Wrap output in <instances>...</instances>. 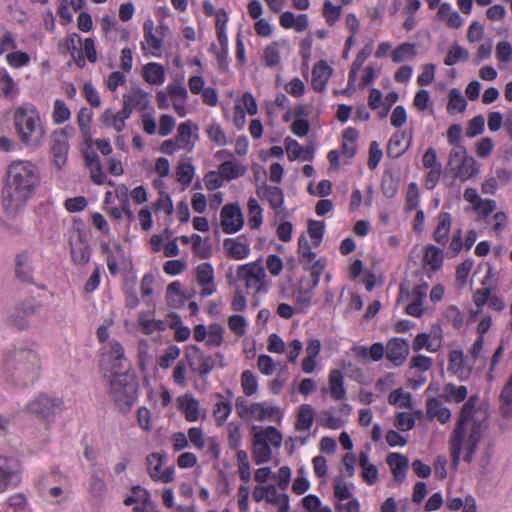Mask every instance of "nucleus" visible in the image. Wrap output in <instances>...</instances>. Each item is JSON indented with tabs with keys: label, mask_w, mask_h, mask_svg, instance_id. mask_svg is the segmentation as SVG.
<instances>
[{
	"label": "nucleus",
	"mask_w": 512,
	"mask_h": 512,
	"mask_svg": "<svg viewBox=\"0 0 512 512\" xmlns=\"http://www.w3.org/2000/svg\"><path fill=\"white\" fill-rule=\"evenodd\" d=\"M41 184L36 164L28 160L12 161L6 169L2 188V207L6 215L16 216Z\"/></svg>",
	"instance_id": "nucleus-1"
},
{
	"label": "nucleus",
	"mask_w": 512,
	"mask_h": 512,
	"mask_svg": "<svg viewBox=\"0 0 512 512\" xmlns=\"http://www.w3.org/2000/svg\"><path fill=\"white\" fill-rule=\"evenodd\" d=\"M479 401L477 395H472L463 405L455 428L449 440L453 466L460 462L461 453L465 450L464 461L470 463L478 448L485 428V413L476 409Z\"/></svg>",
	"instance_id": "nucleus-2"
},
{
	"label": "nucleus",
	"mask_w": 512,
	"mask_h": 512,
	"mask_svg": "<svg viewBox=\"0 0 512 512\" xmlns=\"http://www.w3.org/2000/svg\"><path fill=\"white\" fill-rule=\"evenodd\" d=\"M5 369L13 379L24 386L33 384L41 371V359L35 344L24 340L5 349L3 355Z\"/></svg>",
	"instance_id": "nucleus-3"
},
{
	"label": "nucleus",
	"mask_w": 512,
	"mask_h": 512,
	"mask_svg": "<svg viewBox=\"0 0 512 512\" xmlns=\"http://www.w3.org/2000/svg\"><path fill=\"white\" fill-rule=\"evenodd\" d=\"M16 131L21 141L31 147H37L44 138V129L40 116L33 105L20 106L14 114Z\"/></svg>",
	"instance_id": "nucleus-4"
},
{
	"label": "nucleus",
	"mask_w": 512,
	"mask_h": 512,
	"mask_svg": "<svg viewBox=\"0 0 512 512\" xmlns=\"http://www.w3.org/2000/svg\"><path fill=\"white\" fill-rule=\"evenodd\" d=\"M138 383L132 371H118L111 375L110 395L119 411L126 413L137 398Z\"/></svg>",
	"instance_id": "nucleus-5"
},
{
	"label": "nucleus",
	"mask_w": 512,
	"mask_h": 512,
	"mask_svg": "<svg viewBox=\"0 0 512 512\" xmlns=\"http://www.w3.org/2000/svg\"><path fill=\"white\" fill-rule=\"evenodd\" d=\"M279 448L282 444V434L274 426H267L264 431H257L253 434L252 456L256 464L269 462L272 457V451L269 446Z\"/></svg>",
	"instance_id": "nucleus-6"
},
{
	"label": "nucleus",
	"mask_w": 512,
	"mask_h": 512,
	"mask_svg": "<svg viewBox=\"0 0 512 512\" xmlns=\"http://www.w3.org/2000/svg\"><path fill=\"white\" fill-rule=\"evenodd\" d=\"M26 410L44 422L50 423L54 421L56 414L63 410V401L57 397L40 394L27 404Z\"/></svg>",
	"instance_id": "nucleus-7"
},
{
	"label": "nucleus",
	"mask_w": 512,
	"mask_h": 512,
	"mask_svg": "<svg viewBox=\"0 0 512 512\" xmlns=\"http://www.w3.org/2000/svg\"><path fill=\"white\" fill-rule=\"evenodd\" d=\"M185 358L191 370L200 377H206L215 367L213 357L205 355L196 345H189L186 348Z\"/></svg>",
	"instance_id": "nucleus-8"
},
{
	"label": "nucleus",
	"mask_w": 512,
	"mask_h": 512,
	"mask_svg": "<svg viewBox=\"0 0 512 512\" xmlns=\"http://www.w3.org/2000/svg\"><path fill=\"white\" fill-rule=\"evenodd\" d=\"M256 194L260 199L269 202L276 218L284 219L288 216V211L284 208V193L281 188L264 183L257 187Z\"/></svg>",
	"instance_id": "nucleus-9"
},
{
	"label": "nucleus",
	"mask_w": 512,
	"mask_h": 512,
	"mask_svg": "<svg viewBox=\"0 0 512 512\" xmlns=\"http://www.w3.org/2000/svg\"><path fill=\"white\" fill-rule=\"evenodd\" d=\"M244 225V216L238 204H227L221 210V226L223 232L233 234Z\"/></svg>",
	"instance_id": "nucleus-10"
},
{
	"label": "nucleus",
	"mask_w": 512,
	"mask_h": 512,
	"mask_svg": "<svg viewBox=\"0 0 512 512\" xmlns=\"http://www.w3.org/2000/svg\"><path fill=\"white\" fill-rule=\"evenodd\" d=\"M237 276L245 281L246 288H252L259 284L257 292L262 291V281L265 278V271L258 262L240 265Z\"/></svg>",
	"instance_id": "nucleus-11"
},
{
	"label": "nucleus",
	"mask_w": 512,
	"mask_h": 512,
	"mask_svg": "<svg viewBox=\"0 0 512 512\" xmlns=\"http://www.w3.org/2000/svg\"><path fill=\"white\" fill-rule=\"evenodd\" d=\"M409 354L408 342L402 338H393L388 341L386 357L395 366H400Z\"/></svg>",
	"instance_id": "nucleus-12"
},
{
	"label": "nucleus",
	"mask_w": 512,
	"mask_h": 512,
	"mask_svg": "<svg viewBox=\"0 0 512 512\" xmlns=\"http://www.w3.org/2000/svg\"><path fill=\"white\" fill-rule=\"evenodd\" d=\"M109 358L112 365V374L118 371H131V364L125 356L124 347L118 341L110 343Z\"/></svg>",
	"instance_id": "nucleus-13"
},
{
	"label": "nucleus",
	"mask_w": 512,
	"mask_h": 512,
	"mask_svg": "<svg viewBox=\"0 0 512 512\" xmlns=\"http://www.w3.org/2000/svg\"><path fill=\"white\" fill-rule=\"evenodd\" d=\"M15 266L16 277L21 282L33 283L32 262L30 254L27 251H22L16 255Z\"/></svg>",
	"instance_id": "nucleus-14"
},
{
	"label": "nucleus",
	"mask_w": 512,
	"mask_h": 512,
	"mask_svg": "<svg viewBox=\"0 0 512 512\" xmlns=\"http://www.w3.org/2000/svg\"><path fill=\"white\" fill-rule=\"evenodd\" d=\"M332 75V68L323 60L317 62L312 70L311 85L317 92H322Z\"/></svg>",
	"instance_id": "nucleus-15"
},
{
	"label": "nucleus",
	"mask_w": 512,
	"mask_h": 512,
	"mask_svg": "<svg viewBox=\"0 0 512 512\" xmlns=\"http://www.w3.org/2000/svg\"><path fill=\"white\" fill-rule=\"evenodd\" d=\"M427 416L430 419L437 418L442 424L447 423L451 418V411L445 407L439 398H430L426 405Z\"/></svg>",
	"instance_id": "nucleus-16"
},
{
	"label": "nucleus",
	"mask_w": 512,
	"mask_h": 512,
	"mask_svg": "<svg viewBox=\"0 0 512 512\" xmlns=\"http://www.w3.org/2000/svg\"><path fill=\"white\" fill-rule=\"evenodd\" d=\"M144 38L150 47V53L153 56H160L163 46V38L158 37L154 33V23L151 19H147L143 24Z\"/></svg>",
	"instance_id": "nucleus-17"
},
{
	"label": "nucleus",
	"mask_w": 512,
	"mask_h": 512,
	"mask_svg": "<svg viewBox=\"0 0 512 512\" xmlns=\"http://www.w3.org/2000/svg\"><path fill=\"white\" fill-rule=\"evenodd\" d=\"M387 463L391 468L395 480L402 481L408 469V458L400 453H391L387 457Z\"/></svg>",
	"instance_id": "nucleus-18"
},
{
	"label": "nucleus",
	"mask_w": 512,
	"mask_h": 512,
	"mask_svg": "<svg viewBox=\"0 0 512 512\" xmlns=\"http://www.w3.org/2000/svg\"><path fill=\"white\" fill-rule=\"evenodd\" d=\"M50 142L51 152L54 156V162L58 168H61L66 163L67 154L69 150L68 141H65V139H61L60 137H57L52 133Z\"/></svg>",
	"instance_id": "nucleus-19"
},
{
	"label": "nucleus",
	"mask_w": 512,
	"mask_h": 512,
	"mask_svg": "<svg viewBox=\"0 0 512 512\" xmlns=\"http://www.w3.org/2000/svg\"><path fill=\"white\" fill-rule=\"evenodd\" d=\"M329 390L331 397L336 400H342L346 396L344 388L343 375L340 370L333 369L329 373Z\"/></svg>",
	"instance_id": "nucleus-20"
},
{
	"label": "nucleus",
	"mask_w": 512,
	"mask_h": 512,
	"mask_svg": "<svg viewBox=\"0 0 512 512\" xmlns=\"http://www.w3.org/2000/svg\"><path fill=\"white\" fill-rule=\"evenodd\" d=\"M223 246L227 251L228 255L233 259H244L248 256L250 249L249 246L240 241V237L237 239L227 238L224 240Z\"/></svg>",
	"instance_id": "nucleus-21"
},
{
	"label": "nucleus",
	"mask_w": 512,
	"mask_h": 512,
	"mask_svg": "<svg viewBox=\"0 0 512 512\" xmlns=\"http://www.w3.org/2000/svg\"><path fill=\"white\" fill-rule=\"evenodd\" d=\"M314 421V408L310 404H302L297 414L295 428L297 431H308Z\"/></svg>",
	"instance_id": "nucleus-22"
},
{
	"label": "nucleus",
	"mask_w": 512,
	"mask_h": 512,
	"mask_svg": "<svg viewBox=\"0 0 512 512\" xmlns=\"http://www.w3.org/2000/svg\"><path fill=\"white\" fill-rule=\"evenodd\" d=\"M479 172L478 164L476 160L471 157H465L462 162L457 166L455 176L460 180L465 181L472 177H475Z\"/></svg>",
	"instance_id": "nucleus-23"
},
{
	"label": "nucleus",
	"mask_w": 512,
	"mask_h": 512,
	"mask_svg": "<svg viewBox=\"0 0 512 512\" xmlns=\"http://www.w3.org/2000/svg\"><path fill=\"white\" fill-rule=\"evenodd\" d=\"M65 44L69 46L70 53L75 59L78 67L83 68L86 65L85 57L81 49L82 39L77 33H71L68 35Z\"/></svg>",
	"instance_id": "nucleus-24"
},
{
	"label": "nucleus",
	"mask_w": 512,
	"mask_h": 512,
	"mask_svg": "<svg viewBox=\"0 0 512 512\" xmlns=\"http://www.w3.org/2000/svg\"><path fill=\"white\" fill-rule=\"evenodd\" d=\"M143 77L150 84H162L165 80L164 68L158 63H148L143 67Z\"/></svg>",
	"instance_id": "nucleus-25"
},
{
	"label": "nucleus",
	"mask_w": 512,
	"mask_h": 512,
	"mask_svg": "<svg viewBox=\"0 0 512 512\" xmlns=\"http://www.w3.org/2000/svg\"><path fill=\"white\" fill-rule=\"evenodd\" d=\"M451 227V217L448 213L443 212L439 215V222L434 231L433 238L439 244H446Z\"/></svg>",
	"instance_id": "nucleus-26"
},
{
	"label": "nucleus",
	"mask_w": 512,
	"mask_h": 512,
	"mask_svg": "<svg viewBox=\"0 0 512 512\" xmlns=\"http://www.w3.org/2000/svg\"><path fill=\"white\" fill-rule=\"evenodd\" d=\"M500 413L504 418L512 417V374L500 394Z\"/></svg>",
	"instance_id": "nucleus-27"
},
{
	"label": "nucleus",
	"mask_w": 512,
	"mask_h": 512,
	"mask_svg": "<svg viewBox=\"0 0 512 512\" xmlns=\"http://www.w3.org/2000/svg\"><path fill=\"white\" fill-rule=\"evenodd\" d=\"M77 123L84 141H91L92 112L88 108L83 107L79 110L77 114Z\"/></svg>",
	"instance_id": "nucleus-28"
},
{
	"label": "nucleus",
	"mask_w": 512,
	"mask_h": 512,
	"mask_svg": "<svg viewBox=\"0 0 512 512\" xmlns=\"http://www.w3.org/2000/svg\"><path fill=\"white\" fill-rule=\"evenodd\" d=\"M219 174L227 181L243 176L246 168L235 161H225L219 166Z\"/></svg>",
	"instance_id": "nucleus-29"
},
{
	"label": "nucleus",
	"mask_w": 512,
	"mask_h": 512,
	"mask_svg": "<svg viewBox=\"0 0 512 512\" xmlns=\"http://www.w3.org/2000/svg\"><path fill=\"white\" fill-rule=\"evenodd\" d=\"M123 98L126 99L132 108L140 110H145L150 103L149 94L142 89L131 90L129 93L124 94Z\"/></svg>",
	"instance_id": "nucleus-30"
},
{
	"label": "nucleus",
	"mask_w": 512,
	"mask_h": 512,
	"mask_svg": "<svg viewBox=\"0 0 512 512\" xmlns=\"http://www.w3.org/2000/svg\"><path fill=\"white\" fill-rule=\"evenodd\" d=\"M251 415L258 421H263L266 418H274L277 415H280V408L269 406L266 407L264 403H253L250 406Z\"/></svg>",
	"instance_id": "nucleus-31"
},
{
	"label": "nucleus",
	"mask_w": 512,
	"mask_h": 512,
	"mask_svg": "<svg viewBox=\"0 0 512 512\" xmlns=\"http://www.w3.org/2000/svg\"><path fill=\"white\" fill-rule=\"evenodd\" d=\"M423 261L432 271H436L442 266L443 251L434 245H429L426 248Z\"/></svg>",
	"instance_id": "nucleus-32"
},
{
	"label": "nucleus",
	"mask_w": 512,
	"mask_h": 512,
	"mask_svg": "<svg viewBox=\"0 0 512 512\" xmlns=\"http://www.w3.org/2000/svg\"><path fill=\"white\" fill-rule=\"evenodd\" d=\"M180 407L185 413L187 421L193 422L199 418V402L193 397L185 396L179 398Z\"/></svg>",
	"instance_id": "nucleus-33"
},
{
	"label": "nucleus",
	"mask_w": 512,
	"mask_h": 512,
	"mask_svg": "<svg viewBox=\"0 0 512 512\" xmlns=\"http://www.w3.org/2000/svg\"><path fill=\"white\" fill-rule=\"evenodd\" d=\"M468 58V50L459 45L458 43H453L450 49L448 50L446 57L444 58V63L447 66H453L459 61H467Z\"/></svg>",
	"instance_id": "nucleus-34"
},
{
	"label": "nucleus",
	"mask_w": 512,
	"mask_h": 512,
	"mask_svg": "<svg viewBox=\"0 0 512 512\" xmlns=\"http://www.w3.org/2000/svg\"><path fill=\"white\" fill-rule=\"evenodd\" d=\"M71 249V258L76 265H85L90 260L91 250L89 245L74 244L72 240L69 242Z\"/></svg>",
	"instance_id": "nucleus-35"
},
{
	"label": "nucleus",
	"mask_w": 512,
	"mask_h": 512,
	"mask_svg": "<svg viewBox=\"0 0 512 512\" xmlns=\"http://www.w3.org/2000/svg\"><path fill=\"white\" fill-rule=\"evenodd\" d=\"M417 56L415 44L402 43L391 54V58L395 63L403 62L406 59H414Z\"/></svg>",
	"instance_id": "nucleus-36"
},
{
	"label": "nucleus",
	"mask_w": 512,
	"mask_h": 512,
	"mask_svg": "<svg viewBox=\"0 0 512 512\" xmlns=\"http://www.w3.org/2000/svg\"><path fill=\"white\" fill-rule=\"evenodd\" d=\"M404 134L395 133L391 136L387 145V155L390 158L397 159L407 150V146L403 143Z\"/></svg>",
	"instance_id": "nucleus-37"
},
{
	"label": "nucleus",
	"mask_w": 512,
	"mask_h": 512,
	"mask_svg": "<svg viewBox=\"0 0 512 512\" xmlns=\"http://www.w3.org/2000/svg\"><path fill=\"white\" fill-rule=\"evenodd\" d=\"M164 458L165 455L157 452L151 453L146 457L148 474L154 481H157V478L161 473Z\"/></svg>",
	"instance_id": "nucleus-38"
},
{
	"label": "nucleus",
	"mask_w": 512,
	"mask_h": 512,
	"mask_svg": "<svg viewBox=\"0 0 512 512\" xmlns=\"http://www.w3.org/2000/svg\"><path fill=\"white\" fill-rule=\"evenodd\" d=\"M467 394L466 386H456L449 383L444 387L443 397L449 402L455 401L456 403H460L466 399Z\"/></svg>",
	"instance_id": "nucleus-39"
},
{
	"label": "nucleus",
	"mask_w": 512,
	"mask_h": 512,
	"mask_svg": "<svg viewBox=\"0 0 512 512\" xmlns=\"http://www.w3.org/2000/svg\"><path fill=\"white\" fill-rule=\"evenodd\" d=\"M248 210H249L248 224H249L250 228L251 229L259 228L263 221V216H262L263 210L256 199L250 198L248 200Z\"/></svg>",
	"instance_id": "nucleus-40"
},
{
	"label": "nucleus",
	"mask_w": 512,
	"mask_h": 512,
	"mask_svg": "<svg viewBox=\"0 0 512 512\" xmlns=\"http://www.w3.org/2000/svg\"><path fill=\"white\" fill-rule=\"evenodd\" d=\"M371 53H372V47L370 45H366L356 55V58L353 61L352 65H351L350 72H349V84L352 83L356 79L359 69L362 67L363 63L371 55Z\"/></svg>",
	"instance_id": "nucleus-41"
},
{
	"label": "nucleus",
	"mask_w": 512,
	"mask_h": 512,
	"mask_svg": "<svg viewBox=\"0 0 512 512\" xmlns=\"http://www.w3.org/2000/svg\"><path fill=\"white\" fill-rule=\"evenodd\" d=\"M381 189L387 198H393L398 190V180L391 171H385L382 176Z\"/></svg>",
	"instance_id": "nucleus-42"
},
{
	"label": "nucleus",
	"mask_w": 512,
	"mask_h": 512,
	"mask_svg": "<svg viewBox=\"0 0 512 512\" xmlns=\"http://www.w3.org/2000/svg\"><path fill=\"white\" fill-rule=\"evenodd\" d=\"M135 503L152 504L149 491L141 486H134L132 495L124 500V505L130 506Z\"/></svg>",
	"instance_id": "nucleus-43"
},
{
	"label": "nucleus",
	"mask_w": 512,
	"mask_h": 512,
	"mask_svg": "<svg viewBox=\"0 0 512 512\" xmlns=\"http://www.w3.org/2000/svg\"><path fill=\"white\" fill-rule=\"evenodd\" d=\"M181 288V283L178 281H174L167 286L166 298L169 306L176 308L182 304Z\"/></svg>",
	"instance_id": "nucleus-44"
},
{
	"label": "nucleus",
	"mask_w": 512,
	"mask_h": 512,
	"mask_svg": "<svg viewBox=\"0 0 512 512\" xmlns=\"http://www.w3.org/2000/svg\"><path fill=\"white\" fill-rule=\"evenodd\" d=\"M196 278L201 286L212 284L214 279V270L210 263L200 264L196 269Z\"/></svg>",
	"instance_id": "nucleus-45"
},
{
	"label": "nucleus",
	"mask_w": 512,
	"mask_h": 512,
	"mask_svg": "<svg viewBox=\"0 0 512 512\" xmlns=\"http://www.w3.org/2000/svg\"><path fill=\"white\" fill-rule=\"evenodd\" d=\"M388 401L391 405H396L399 408H410L411 407V394L405 393L401 388L393 390Z\"/></svg>",
	"instance_id": "nucleus-46"
},
{
	"label": "nucleus",
	"mask_w": 512,
	"mask_h": 512,
	"mask_svg": "<svg viewBox=\"0 0 512 512\" xmlns=\"http://www.w3.org/2000/svg\"><path fill=\"white\" fill-rule=\"evenodd\" d=\"M467 102L462 96L461 92L457 88H453L449 92V101H448V112H452V110L457 109L459 112H463L466 109Z\"/></svg>",
	"instance_id": "nucleus-47"
},
{
	"label": "nucleus",
	"mask_w": 512,
	"mask_h": 512,
	"mask_svg": "<svg viewBox=\"0 0 512 512\" xmlns=\"http://www.w3.org/2000/svg\"><path fill=\"white\" fill-rule=\"evenodd\" d=\"M342 7L335 6L330 0H326L323 4V16L326 22L333 26L341 17Z\"/></svg>",
	"instance_id": "nucleus-48"
},
{
	"label": "nucleus",
	"mask_w": 512,
	"mask_h": 512,
	"mask_svg": "<svg viewBox=\"0 0 512 512\" xmlns=\"http://www.w3.org/2000/svg\"><path fill=\"white\" fill-rule=\"evenodd\" d=\"M101 121L106 127H113L117 132H121L125 128V122L111 109H106L103 112Z\"/></svg>",
	"instance_id": "nucleus-49"
},
{
	"label": "nucleus",
	"mask_w": 512,
	"mask_h": 512,
	"mask_svg": "<svg viewBox=\"0 0 512 512\" xmlns=\"http://www.w3.org/2000/svg\"><path fill=\"white\" fill-rule=\"evenodd\" d=\"M241 385L246 396H252L258 390L257 379L250 370H245L242 373Z\"/></svg>",
	"instance_id": "nucleus-50"
},
{
	"label": "nucleus",
	"mask_w": 512,
	"mask_h": 512,
	"mask_svg": "<svg viewBox=\"0 0 512 512\" xmlns=\"http://www.w3.org/2000/svg\"><path fill=\"white\" fill-rule=\"evenodd\" d=\"M71 116L70 109L67 107L65 102L61 99H57L54 103L53 121L56 124H62L69 120Z\"/></svg>",
	"instance_id": "nucleus-51"
},
{
	"label": "nucleus",
	"mask_w": 512,
	"mask_h": 512,
	"mask_svg": "<svg viewBox=\"0 0 512 512\" xmlns=\"http://www.w3.org/2000/svg\"><path fill=\"white\" fill-rule=\"evenodd\" d=\"M208 334L209 338L206 344L212 347H219L223 341L224 328L220 324H211Z\"/></svg>",
	"instance_id": "nucleus-52"
},
{
	"label": "nucleus",
	"mask_w": 512,
	"mask_h": 512,
	"mask_svg": "<svg viewBox=\"0 0 512 512\" xmlns=\"http://www.w3.org/2000/svg\"><path fill=\"white\" fill-rule=\"evenodd\" d=\"M325 224L323 221L309 220L308 233L314 240L315 246H318L324 235Z\"/></svg>",
	"instance_id": "nucleus-53"
},
{
	"label": "nucleus",
	"mask_w": 512,
	"mask_h": 512,
	"mask_svg": "<svg viewBox=\"0 0 512 512\" xmlns=\"http://www.w3.org/2000/svg\"><path fill=\"white\" fill-rule=\"evenodd\" d=\"M484 126V117L482 115L475 116L468 123V127L466 129V136L469 138H473L476 137L477 135L482 134L484 131Z\"/></svg>",
	"instance_id": "nucleus-54"
},
{
	"label": "nucleus",
	"mask_w": 512,
	"mask_h": 512,
	"mask_svg": "<svg viewBox=\"0 0 512 512\" xmlns=\"http://www.w3.org/2000/svg\"><path fill=\"white\" fill-rule=\"evenodd\" d=\"M191 135H192L191 122L187 121V122L181 123L177 129V135H176V141L179 144L180 148H184L189 144Z\"/></svg>",
	"instance_id": "nucleus-55"
},
{
	"label": "nucleus",
	"mask_w": 512,
	"mask_h": 512,
	"mask_svg": "<svg viewBox=\"0 0 512 512\" xmlns=\"http://www.w3.org/2000/svg\"><path fill=\"white\" fill-rule=\"evenodd\" d=\"M206 132L210 140L214 141L219 146H225L227 144L226 134L217 123L209 125Z\"/></svg>",
	"instance_id": "nucleus-56"
},
{
	"label": "nucleus",
	"mask_w": 512,
	"mask_h": 512,
	"mask_svg": "<svg viewBox=\"0 0 512 512\" xmlns=\"http://www.w3.org/2000/svg\"><path fill=\"white\" fill-rule=\"evenodd\" d=\"M14 476V472L8 466L7 461L0 457V492L7 489Z\"/></svg>",
	"instance_id": "nucleus-57"
},
{
	"label": "nucleus",
	"mask_w": 512,
	"mask_h": 512,
	"mask_svg": "<svg viewBox=\"0 0 512 512\" xmlns=\"http://www.w3.org/2000/svg\"><path fill=\"white\" fill-rule=\"evenodd\" d=\"M180 348L176 345H170L160 357L159 365L163 369L170 367L171 362L176 360L180 355Z\"/></svg>",
	"instance_id": "nucleus-58"
},
{
	"label": "nucleus",
	"mask_w": 512,
	"mask_h": 512,
	"mask_svg": "<svg viewBox=\"0 0 512 512\" xmlns=\"http://www.w3.org/2000/svg\"><path fill=\"white\" fill-rule=\"evenodd\" d=\"M177 179L182 184H190L194 176V167L189 163H181L177 168Z\"/></svg>",
	"instance_id": "nucleus-59"
},
{
	"label": "nucleus",
	"mask_w": 512,
	"mask_h": 512,
	"mask_svg": "<svg viewBox=\"0 0 512 512\" xmlns=\"http://www.w3.org/2000/svg\"><path fill=\"white\" fill-rule=\"evenodd\" d=\"M382 155L383 153L382 150L380 149L378 142L372 141L369 147V158L367 163L369 169H376V167L378 166L379 162L382 159Z\"/></svg>",
	"instance_id": "nucleus-60"
},
{
	"label": "nucleus",
	"mask_w": 512,
	"mask_h": 512,
	"mask_svg": "<svg viewBox=\"0 0 512 512\" xmlns=\"http://www.w3.org/2000/svg\"><path fill=\"white\" fill-rule=\"evenodd\" d=\"M229 328L238 336H243L246 332V320L241 315H232L228 319Z\"/></svg>",
	"instance_id": "nucleus-61"
},
{
	"label": "nucleus",
	"mask_w": 512,
	"mask_h": 512,
	"mask_svg": "<svg viewBox=\"0 0 512 512\" xmlns=\"http://www.w3.org/2000/svg\"><path fill=\"white\" fill-rule=\"evenodd\" d=\"M232 410L231 404L229 402H218L214 408V416L217 420L218 425H222L228 416L230 415Z\"/></svg>",
	"instance_id": "nucleus-62"
},
{
	"label": "nucleus",
	"mask_w": 512,
	"mask_h": 512,
	"mask_svg": "<svg viewBox=\"0 0 512 512\" xmlns=\"http://www.w3.org/2000/svg\"><path fill=\"white\" fill-rule=\"evenodd\" d=\"M285 148L290 161L300 158L303 152V147L296 140L290 137L285 139Z\"/></svg>",
	"instance_id": "nucleus-63"
},
{
	"label": "nucleus",
	"mask_w": 512,
	"mask_h": 512,
	"mask_svg": "<svg viewBox=\"0 0 512 512\" xmlns=\"http://www.w3.org/2000/svg\"><path fill=\"white\" fill-rule=\"evenodd\" d=\"M496 57L500 62H509L512 58L511 43L508 41H500L496 46Z\"/></svg>",
	"instance_id": "nucleus-64"
}]
</instances>
